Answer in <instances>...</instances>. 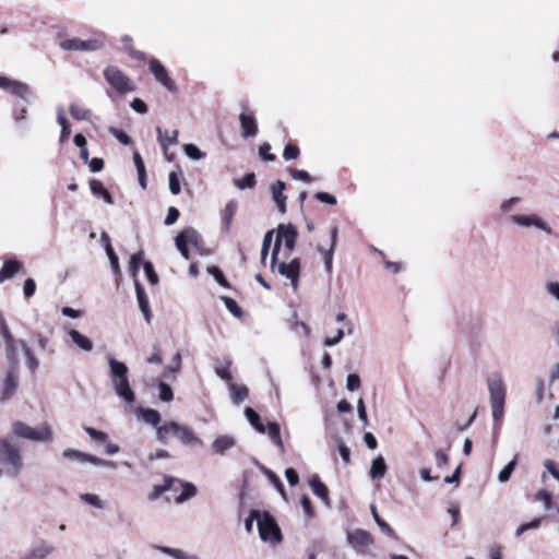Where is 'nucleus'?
<instances>
[{"mask_svg":"<svg viewBox=\"0 0 559 559\" xmlns=\"http://www.w3.org/2000/svg\"><path fill=\"white\" fill-rule=\"evenodd\" d=\"M109 379L117 396L126 404L132 405L136 395L129 380L128 366L115 357H108Z\"/></svg>","mask_w":559,"mask_h":559,"instance_id":"obj_1","label":"nucleus"},{"mask_svg":"<svg viewBox=\"0 0 559 559\" xmlns=\"http://www.w3.org/2000/svg\"><path fill=\"white\" fill-rule=\"evenodd\" d=\"M0 465L11 477H17L23 468V457L11 437L0 438Z\"/></svg>","mask_w":559,"mask_h":559,"instance_id":"obj_2","label":"nucleus"},{"mask_svg":"<svg viewBox=\"0 0 559 559\" xmlns=\"http://www.w3.org/2000/svg\"><path fill=\"white\" fill-rule=\"evenodd\" d=\"M169 433H173L185 445L203 444L202 440L197 437L189 426L174 420L166 421L160 427H157L156 439L160 443H166Z\"/></svg>","mask_w":559,"mask_h":559,"instance_id":"obj_3","label":"nucleus"},{"mask_svg":"<svg viewBox=\"0 0 559 559\" xmlns=\"http://www.w3.org/2000/svg\"><path fill=\"white\" fill-rule=\"evenodd\" d=\"M258 532L262 542L277 545L283 540L282 531L269 511H262V516L258 519Z\"/></svg>","mask_w":559,"mask_h":559,"instance_id":"obj_4","label":"nucleus"},{"mask_svg":"<svg viewBox=\"0 0 559 559\" xmlns=\"http://www.w3.org/2000/svg\"><path fill=\"white\" fill-rule=\"evenodd\" d=\"M12 431L15 437L32 441H50L52 439V431L47 425L34 428L16 420L12 424Z\"/></svg>","mask_w":559,"mask_h":559,"instance_id":"obj_5","label":"nucleus"},{"mask_svg":"<svg viewBox=\"0 0 559 559\" xmlns=\"http://www.w3.org/2000/svg\"><path fill=\"white\" fill-rule=\"evenodd\" d=\"M104 76L118 93L124 94L135 90L132 81L116 66H108L104 70Z\"/></svg>","mask_w":559,"mask_h":559,"instance_id":"obj_6","label":"nucleus"},{"mask_svg":"<svg viewBox=\"0 0 559 559\" xmlns=\"http://www.w3.org/2000/svg\"><path fill=\"white\" fill-rule=\"evenodd\" d=\"M62 456L69 461H75V462H80V463H91L93 465L100 466V467H108L111 469H115L117 467L116 463L112 461H107V460L100 459L96 455L85 453V452H82V451L75 450V449L69 448V449L63 450Z\"/></svg>","mask_w":559,"mask_h":559,"instance_id":"obj_7","label":"nucleus"},{"mask_svg":"<svg viewBox=\"0 0 559 559\" xmlns=\"http://www.w3.org/2000/svg\"><path fill=\"white\" fill-rule=\"evenodd\" d=\"M347 544L359 555H366L367 548L373 544L372 535L362 530L355 528L346 534Z\"/></svg>","mask_w":559,"mask_h":559,"instance_id":"obj_8","label":"nucleus"},{"mask_svg":"<svg viewBox=\"0 0 559 559\" xmlns=\"http://www.w3.org/2000/svg\"><path fill=\"white\" fill-rule=\"evenodd\" d=\"M104 43L99 39L83 40L80 38L63 39L59 43V46L63 50H81V51H95L103 47Z\"/></svg>","mask_w":559,"mask_h":559,"instance_id":"obj_9","label":"nucleus"},{"mask_svg":"<svg viewBox=\"0 0 559 559\" xmlns=\"http://www.w3.org/2000/svg\"><path fill=\"white\" fill-rule=\"evenodd\" d=\"M150 71L153 73L157 82H159L169 92H176L177 85L169 76L167 69L157 59H152L148 62Z\"/></svg>","mask_w":559,"mask_h":559,"instance_id":"obj_10","label":"nucleus"},{"mask_svg":"<svg viewBox=\"0 0 559 559\" xmlns=\"http://www.w3.org/2000/svg\"><path fill=\"white\" fill-rule=\"evenodd\" d=\"M19 386V369L8 368L2 383L1 402H8L16 393Z\"/></svg>","mask_w":559,"mask_h":559,"instance_id":"obj_11","label":"nucleus"},{"mask_svg":"<svg viewBox=\"0 0 559 559\" xmlns=\"http://www.w3.org/2000/svg\"><path fill=\"white\" fill-rule=\"evenodd\" d=\"M239 121L242 138H253L258 134V122L253 112L248 110L242 111L239 115Z\"/></svg>","mask_w":559,"mask_h":559,"instance_id":"obj_12","label":"nucleus"},{"mask_svg":"<svg viewBox=\"0 0 559 559\" xmlns=\"http://www.w3.org/2000/svg\"><path fill=\"white\" fill-rule=\"evenodd\" d=\"M134 288H135V295H136L139 309L141 311V313L143 314L144 320L147 323H151L153 314L151 311L148 297L146 295V292H145L143 285L136 278L134 280Z\"/></svg>","mask_w":559,"mask_h":559,"instance_id":"obj_13","label":"nucleus"},{"mask_svg":"<svg viewBox=\"0 0 559 559\" xmlns=\"http://www.w3.org/2000/svg\"><path fill=\"white\" fill-rule=\"evenodd\" d=\"M488 390L490 393V404H504L506 402V388L499 377L488 378Z\"/></svg>","mask_w":559,"mask_h":559,"instance_id":"obj_14","label":"nucleus"},{"mask_svg":"<svg viewBox=\"0 0 559 559\" xmlns=\"http://www.w3.org/2000/svg\"><path fill=\"white\" fill-rule=\"evenodd\" d=\"M511 221L523 227L535 226L538 229L545 230L547 234L551 233L550 227L539 216L532 215H512Z\"/></svg>","mask_w":559,"mask_h":559,"instance_id":"obj_15","label":"nucleus"},{"mask_svg":"<svg viewBox=\"0 0 559 559\" xmlns=\"http://www.w3.org/2000/svg\"><path fill=\"white\" fill-rule=\"evenodd\" d=\"M278 272L281 275L286 276L290 280L294 289L297 288L299 273H300V262L299 259H293L290 262H282L278 264Z\"/></svg>","mask_w":559,"mask_h":559,"instance_id":"obj_16","label":"nucleus"},{"mask_svg":"<svg viewBox=\"0 0 559 559\" xmlns=\"http://www.w3.org/2000/svg\"><path fill=\"white\" fill-rule=\"evenodd\" d=\"M298 231L292 224L285 225L280 224L276 229V238L274 245H295L297 240Z\"/></svg>","mask_w":559,"mask_h":559,"instance_id":"obj_17","label":"nucleus"},{"mask_svg":"<svg viewBox=\"0 0 559 559\" xmlns=\"http://www.w3.org/2000/svg\"><path fill=\"white\" fill-rule=\"evenodd\" d=\"M22 267L23 263L16 258H4L0 269V283L13 278Z\"/></svg>","mask_w":559,"mask_h":559,"instance_id":"obj_18","label":"nucleus"},{"mask_svg":"<svg viewBox=\"0 0 559 559\" xmlns=\"http://www.w3.org/2000/svg\"><path fill=\"white\" fill-rule=\"evenodd\" d=\"M56 548L41 539L37 546L20 556V559H46Z\"/></svg>","mask_w":559,"mask_h":559,"instance_id":"obj_19","label":"nucleus"},{"mask_svg":"<svg viewBox=\"0 0 559 559\" xmlns=\"http://www.w3.org/2000/svg\"><path fill=\"white\" fill-rule=\"evenodd\" d=\"M136 416L139 419L143 420L144 423L154 426L156 429L157 427H160L162 425V416L158 411L150 407H143L140 406L136 409Z\"/></svg>","mask_w":559,"mask_h":559,"instance_id":"obj_20","label":"nucleus"},{"mask_svg":"<svg viewBox=\"0 0 559 559\" xmlns=\"http://www.w3.org/2000/svg\"><path fill=\"white\" fill-rule=\"evenodd\" d=\"M309 486L318 498H320L328 507L331 506L330 498H329V488L328 486L321 481L320 477L318 475H313L309 479Z\"/></svg>","mask_w":559,"mask_h":559,"instance_id":"obj_21","label":"nucleus"},{"mask_svg":"<svg viewBox=\"0 0 559 559\" xmlns=\"http://www.w3.org/2000/svg\"><path fill=\"white\" fill-rule=\"evenodd\" d=\"M5 343V357L8 360V368L19 369L20 358L17 346H20V340L12 338Z\"/></svg>","mask_w":559,"mask_h":559,"instance_id":"obj_22","label":"nucleus"},{"mask_svg":"<svg viewBox=\"0 0 559 559\" xmlns=\"http://www.w3.org/2000/svg\"><path fill=\"white\" fill-rule=\"evenodd\" d=\"M236 444L235 437L230 435L218 436L211 444V449L215 454L223 455Z\"/></svg>","mask_w":559,"mask_h":559,"instance_id":"obj_23","label":"nucleus"},{"mask_svg":"<svg viewBox=\"0 0 559 559\" xmlns=\"http://www.w3.org/2000/svg\"><path fill=\"white\" fill-rule=\"evenodd\" d=\"M201 236L194 228H185L175 238V245H200Z\"/></svg>","mask_w":559,"mask_h":559,"instance_id":"obj_24","label":"nucleus"},{"mask_svg":"<svg viewBox=\"0 0 559 559\" xmlns=\"http://www.w3.org/2000/svg\"><path fill=\"white\" fill-rule=\"evenodd\" d=\"M285 182L282 181V180H277L273 186H272V198L273 200L275 201V203L277 204V207H278V211L281 213H285L286 212V200H287V197L283 193L284 190H285Z\"/></svg>","mask_w":559,"mask_h":559,"instance_id":"obj_25","label":"nucleus"},{"mask_svg":"<svg viewBox=\"0 0 559 559\" xmlns=\"http://www.w3.org/2000/svg\"><path fill=\"white\" fill-rule=\"evenodd\" d=\"M177 479L174 476L165 475L164 477V484L162 485H154L152 491L147 495V500L150 502H153L157 500L163 493L170 490L173 484Z\"/></svg>","mask_w":559,"mask_h":559,"instance_id":"obj_26","label":"nucleus"},{"mask_svg":"<svg viewBox=\"0 0 559 559\" xmlns=\"http://www.w3.org/2000/svg\"><path fill=\"white\" fill-rule=\"evenodd\" d=\"M388 471V466L385 460L382 455H378L371 462V466L369 469V476L371 479H381L385 476Z\"/></svg>","mask_w":559,"mask_h":559,"instance_id":"obj_27","label":"nucleus"},{"mask_svg":"<svg viewBox=\"0 0 559 559\" xmlns=\"http://www.w3.org/2000/svg\"><path fill=\"white\" fill-rule=\"evenodd\" d=\"M245 417L257 432H259V433L266 432V428L262 423L261 416L254 408L247 406L245 408Z\"/></svg>","mask_w":559,"mask_h":559,"instance_id":"obj_28","label":"nucleus"},{"mask_svg":"<svg viewBox=\"0 0 559 559\" xmlns=\"http://www.w3.org/2000/svg\"><path fill=\"white\" fill-rule=\"evenodd\" d=\"M69 337L71 341L82 350L92 352L93 350V342L87 336L83 335L80 331L75 329H71L69 331Z\"/></svg>","mask_w":559,"mask_h":559,"instance_id":"obj_29","label":"nucleus"},{"mask_svg":"<svg viewBox=\"0 0 559 559\" xmlns=\"http://www.w3.org/2000/svg\"><path fill=\"white\" fill-rule=\"evenodd\" d=\"M90 188L93 194L100 197L108 204H114V198L110 192L105 188L103 182L98 179L90 180Z\"/></svg>","mask_w":559,"mask_h":559,"instance_id":"obj_30","label":"nucleus"},{"mask_svg":"<svg viewBox=\"0 0 559 559\" xmlns=\"http://www.w3.org/2000/svg\"><path fill=\"white\" fill-rule=\"evenodd\" d=\"M370 510H371L372 518H373L374 522L377 523L378 527L380 528V531L388 537L397 539V536H396L394 530L379 515L374 504H371Z\"/></svg>","mask_w":559,"mask_h":559,"instance_id":"obj_31","label":"nucleus"},{"mask_svg":"<svg viewBox=\"0 0 559 559\" xmlns=\"http://www.w3.org/2000/svg\"><path fill=\"white\" fill-rule=\"evenodd\" d=\"M265 428L272 442L275 443L280 448V451L283 453L285 448L281 436L280 425L276 421H267Z\"/></svg>","mask_w":559,"mask_h":559,"instance_id":"obj_32","label":"nucleus"},{"mask_svg":"<svg viewBox=\"0 0 559 559\" xmlns=\"http://www.w3.org/2000/svg\"><path fill=\"white\" fill-rule=\"evenodd\" d=\"M229 391H230L231 402L236 405L243 402L249 395V389L245 384L239 385V384L231 383L229 385Z\"/></svg>","mask_w":559,"mask_h":559,"instance_id":"obj_33","label":"nucleus"},{"mask_svg":"<svg viewBox=\"0 0 559 559\" xmlns=\"http://www.w3.org/2000/svg\"><path fill=\"white\" fill-rule=\"evenodd\" d=\"M180 485L182 487V490L176 498L177 503H183L197 495L198 489L194 484L189 481H180Z\"/></svg>","mask_w":559,"mask_h":559,"instance_id":"obj_34","label":"nucleus"},{"mask_svg":"<svg viewBox=\"0 0 559 559\" xmlns=\"http://www.w3.org/2000/svg\"><path fill=\"white\" fill-rule=\"evenodd\" d=\"M158 134V140L163 148L166 151L168 145H175L178 143V131H166L165 133L162 132V129L158 127L156 129Z\"/></svg>","mask_w":559,"mask_h":559,"instance_id":"obj_35","label":"nucleus"},{"mask_svg":"<svg viewBox=\"0 0 559 559\" xmlns=\"http://www.w3.org/2000/svg\"><path fill=\"white\" fill-rule=\"evenodd\" d=\"M236 211H237V203L234 200L229 201L225 205L223 213H222V222H223L224 228L226 230H228L230 228V225H231V222L236 214Z\"/></svg>","mask_w":559,"mask_h":559,"instance_id":"obj_36","label":"nucleus"},{"mask_svg":"<svg viewBox=\"0 0 559 559\" xmlns=\"http://www.w3.org/2000/svg\"><path fill=\"white\" fill-rule=\"evenodd\" d=\"M9 92L14 96L24 99L25 102H28V97L31 95V90L28 85L20 81H13L12 85L9 88Z\"/></svg>","mask_w":559,"mask_h":559,"instance_id":"obj_37","label":"nucleus"},{"mask_svg":"<svg viewBox=\"0 0 559 559\" xmlns=\"http://www.w3.org/2000/svg\"><path fill=\"white\" fill-rule=\"evenodd\" d=\"M20 346L25 355L27 368L34 372L39 366L38 359L23 340H20Z\"/></svg>","mask_w":559,"mask_h":559,"instance_id":"obj_38","label":"nucleus"},{"mask_svg":"<svg viewBox=\"0 0 559 559\" xmlns=\"http://www.w3.org/2000/svg\"><path fill=\"white\" fill-rule=\"evenodd\" d=\"M157 549L159 551H162L163 554H166L175 559H201L195 555H188L178 548H171V547H167V546H157Z\"/></svg>","mask_w":559,"mask_h":559,"instance_id":"obj_39","label":"nucleus"},{"mask_svg":"<svg viewBox=\"0 0 559 559\" xmlns=\"http://www.w3.org/2000/svg\"><path fill=\"white\" fill-rule=\"evenodd\" d=\"M262 471L267 476L270 481L273 484L275 489L281 493L283 499L287 500L286 490H285L284 484L282 483L281 478L273 471H271L266 467H262Z\"/></svg>","mask_w":559,"mask_h":559,"instance_id":"obj_40","label":"nucleus"},{"mask_svg":"<svg viewBox=\"0 0 559 559\" xmlns=\"http://www.w3.org/2000/svg\"><path fill=\"white\" fill-rule=\"evenodd\" d=\"M518 454L511 460L498 474V480L500 483H507L510 480L516 465H518Z\"/></svg>","mask_w":559,"mask_h":559,"instance_id":"obj_41","label":"nucleus"},{"mask_svg":"<svg viewBox=\"0 0 559 559\" xmlns=\"http://www.w3.org/2000/svg\"><path fill=\"white\" fill-rule=\"evenodd\" d=\"M221 299L223 300L226 309L235 317L240 319L243 316V311L241 307L238 305V302L228 296H222Z\"/></svg>","mask_w":559,"mask_h":559,"instance_id":"obj_42","label":"nucleus"},{"mask_svg":"<svg viewBox=\"0 0 559 559\" xmlns=\"http://www.w3.org/2000/svg\"><path fill=\"white\" fill-rule=\"evenodd\" d=\"M207 272L215 278L219 286L224 288H231L229 281L225 277L223 271L218 266H209Z\"/></svg>","mask_w":559,"mask_h":559,"instance_id":"obj_43","label":"nucleus"},{"mask_svg":"<svg viewBox=\"0 0 559 559\" xmlns=\"http://www.w3.org/2000/svg\"><path fill=\"white\" fill-rule=\"evenodd\" d=\"M158 397L162 402L169 403L174 400V391L171 386L164 381H158Z\"/></svg>","mask_w":559,"mask_h":559,"instance_id":"obj_44","label":"nucleus"},{"mask_svg":"<svg viewBox=\"0 0 559 559\" xmlns=\"http://www.w3.org/2000/svg\"><path fill=\"white\" fill-rule=\"evenodd\" d=\"M107 258L109 260L112 273L115 275L120 276L121 275V269L119 264V258L117 253L115 252V247H105Z\"/></svg>","mask_w":559,"mask_h":559,"instance_id":"obj_45","label":"nucleus"},{"mask_svg":"<svg viewBox=\"0 0 559 559\" xmlns=\"http://www.w3.org/2000/svg\"><path fill=\"white\" fill-rule=\"evenodd\" d=\"M300 156V148L296 143L288 142L283 151V158L285 160H295Z\"/></svg>","mask_w":559,"mask_h":559,"instance_id":"obj_46","label":"nucleus"},{"mask_svg":"<svg viewBox=\"0 0 559 559\" xmlns=\"http://www.w3.org/2000/svg\"><path fill=\"white\" fill-rule=\"evenodd\" d=\"M144 258V252L141 250L136 253H133L130 258V263H129V270H130V273L132 274V276H136V273L139 272L140 270V265L142 264L143 265V260Z\"/></svg>","mask_w":559,"mask_h":559,"instance_id":"obj_47","label":"nucleus"},{"mask_svg":"<svg viewBox=\"0 0 559 559\" xmlns=\"http://www.w3.org/2000/svg\"><path fill=\"white\" fill-rule=\"evenodd\" d=\"M542 522H543V518H535L533 519L532 521L527 522V523H523L521 524L516 531H515V536L516 537H520L522 536L525 532L530 531V530H536V528H539L540 525H542Z\"/></svg>","mask_w":559,"mask_h":559,"instance_id":"obj_48","label":"nucleus"},{"mask_svg":"<svg viewBox=\"0 0 559 559\" xmlns=\"http://www.w3.org/2000/svg\"><path fill=\"white\" fill-rule=\"evenodd\" d=\"M70 115L75 120H87L90 118V110L76 104H71L69 107Z\"/></svg>","mask_w":559,"mask_h":559,"instance_id":"obj_49","label":"nucleus"},{"mask_svg":"<svg viewBox=\"0 0 559 559\" xmlns=\"http://www.w3.org/2000/svg\"><path fill=\"white\" fill-rule=\"evenodd\" d=\"M84 431L91 437V439L97 443H104L108 439V435L104 431L97 430L90 426H83Z\"/></svg>","mask_w":559,"mask_h":559,"instance_id":"obj_50","label":"nucleus"},{"mask_svg":"<svg viewBox=\"0 0 559 559\" xmlns=\"http://www.w3.org/2000/svg\"><path fill=\"white\" fill-rule=\"evenodd\" d=\"M257 183L255 175L253 173L247 174L240 179H235V185L239 189L253 188Z\"/></svg>","mask_w":559,"mask_h":559,"instance_id":"obj_51","label":"nucleus"},{"mask_svg":"<svg viewBox=\"0 0 559 559\" xmlns=\"http://www.w3.org/2000/svg\"><path fill=\"white\" fill-rule=\"evenodd\" d=\"M143 271H144V273L146 275V278L150 282V284L156 285L158 283L159 278H158L157 273L154 270V265H153L152 262L144 261L143 262Z\"/></svg>","mask_w":559,"mask_h":559,"instance_id":"obj_52","label":"nucleus"},{"mask_svg":"<svg viewBox=\"0 0 559 559\" xmlns=\"http://www.w3.org/2000/svg\"><path fill=\"white\" fill-rule=\"evenodd\" d=\"M288 173L296 180H300V181H304L306 183H310V182L313 181L312 176L308 171H306V170L296 169V168H288Z\"/></svg>","mask_w":559,"mask_h":559,"instance_id":"obj_53","label":"nucleus"},{"mask_svg":"<svg viewBox=\"0 0 559 559\" xmlns=\"http://www.w3.org/2000/svg\"><path fill=\"white\" fill-rule=\"evenodd\" d=\"M261 516H262V511H259L257 509L250 510L249 515L245 519V530L248 533H251L253 530V522L254 521L258 522V519Z\"/></svg>","mask_w":559,"mask_h":559,"instance_id":"obj_54","label":"nucleus"},{"mask_svg":"<svg viewBox=\"0 0 559 559\" xmlns=\"http://www.w3.org/2000/svg\"><path fill=\"white\" fill-rule=\"evenodd\" d=\"M81 499L94 508H97V509L104 508L103 500L95 493H82Z\"/></svg>","mask_w":559,"mask_h":559,"instance_id":"obj_55","label":"nucleus"},{"mask_svg":"<svg viewBox=\"0 0 559 559\" xmlns=\"http://www.w3.org/2000/svg\"><path fill=\"white\" fill-rule=\"evenodd\" d=\"M361 380L358 373H349L346 378V389L355 392L360 388Z\"/></svg>","mask_w":559,"mask_h":559,"instance_id":"obj_56","label":"nucleus"},{"mask_svg":"<svg viewBox=\"0 0 559 559\" xmlns=\"http://www.w3.org/2000/svg\"><path fill=\"white\" fill-rule=\"evenodd\" d=\"M230 365H231V361L228 360V361H226V364L224 366L216 367L215 373L217 374V377H219L221 379H223L225 381H231L233 374L229 369Z\"/></svg>","mask_w":559,"mask_h":559,"instance_id":"obj_57","label":"nucleus"},{"mask_svg":"<svg viewBox=\"0 0 559 559\" xmlns=\"http://www.w3.org/2000/svg\"><path fill=\"white\" fill-rule=\"evenodd\" d=\"M175 366H165L163 377H167L170 372H178L181 369V354L178 352L173 357Z\"/></svg>","mask_w":559,"mask_h":559,"instance_id":"obj_58","label":"nucleus"},{"mask_svg":"<svg viewBox=\"0 0 559 559\" xmlns=\"http://www.w3.org/2000/svg\"><path fill=\"white\" fill-rule=\"evenodd\" d=\"M169 190L173 194H179L181 191L179 176L176 171H171L168 177Z\"/></svg>","mask_w":559,"mask_h":559,"instance_id":"obj_59","label":"nucleus"},{"mask_svg":"<svg viewBox=\"0 0 559 559\" xmlns=\"http://www.w3.org/2000/svg\"><path fill=\"white\" fill-rule=\"evenodd\" d=\"M300 506L308 518L314 516V509L312 507V502L307 495H302L300 497Z\"/></svg>","mask_w":559,"mask_h":559,"instance_id":"obj_60","label":"nucleus"},{"mask_svg":"<svg viewBox=\"0 0 559 559\" xmlns=\"http://www.w3.org/2000/svg\"><path fill=\"white\" fill-rule=\"evenodd\" d=\"M36 292V283L33 278L28 277L24 281L23 285V294L26 299H29L35 295Z\"/></svg>","mask_w":559,"mask_h":559,"instance_id":"obj_61","label":"nucleus"},{"mask_svg":"<svg viewBox=\"0 0 559 559\" xmlns=\"http://www.w3.org/2000/svg\"><path fill=\"white\" fill-rule=\"evenodd\" d=\"M337 449L338 453L345 464H348L350 461V450L349 448L343 442L341 438H337Z\"/></svg>","mask_w":559,"mask_h":559,"instance_id":"obj_62","label":"nucleus"},{"mask_svg":"<svg viewBox=\"0 0 559 559\" xmlns=\"http://www.w3.org/2000/svg\"><path fill=\"white\" fill-rule=\"evenodd\" d=\"M270 151H271V145L269 143H263L259 146V154H260L261 158L266 162H274L276 159V156L274 154L270 153Z\"/></svg>","mask_w":559,"mask_h":559,"instance_id":"obj_63","label":"nucleus"},{"mask_svg":"<svg viewBox=\"0 0 559 559\" xmlns=\"http://www.w3.org/2000/svg\"><path fill=\"white\" fill-rule=\"evenodd\" d=\"M545 290L559 301V282H547Z\"/></svg>","mask_w":559,"mask_h":559,"instance_id":"obj_64","label":"nucleus"}]
</instances>
